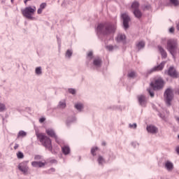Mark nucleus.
Wrapping results in <instances>:
<instances>
[{
	"label": "nucleus",
	"mask_w": 179,
	"mask_h": 179,
	"mask_svg": "<svg viewBox=\"0 0 179 179\" xmlns=\"http://www.w3.org/2000/svg\"><path fill=\"white\" fill-rule=\"evenodd\" d=\"M150 87H152L153 90H162V89L164 87V80L162 78L156 79L154 83L152 82L150 83Z\"/></svg>",
	"instance_id": "nucleus-6"
},
{
	"label": "nucleus",
	"mask_w": 179,
	"mask_h": 179,
	"mask_svg": "<svg viewBox=\"0 0 179 179\" xmlns=\"http://www.w3.org/2000/svg\"><path fill=\"white\" fill-rule=\"evenodd\" d=\"M164 101L168 107L171 106V101L174 99V90L171 87L167 88L164 93Z\"/></svg>",
	"instance_id": "nucleus-4"
},
{
	"label": "nucleus",
	"mask_w": 179,
	"mask_h": 179,
	"mask_svg": "<svg viewBox=\"0 0 179 179\" xmlns=\"http://www.w3.org/2000/svg\"><path fill=\"white\" fill-rule=\"evenodd\" d=\"M62 152L64 153V155H69L71 153V148L68 145H64L62 147Z\"/></svg>",
	"instance_id": "nucleus-19"
},
{
	"label": "nucleus",
	"mask_w": 179,
	"mask_h": 179,
	"mask_svg": "<svg viewBox=\"0 0 179 179\" xmlns=\"http://www.w3.org/2000/svg\"><path fill=\"white\" fill-rule=\"evenodd\" d=\"M14 1L15 0H10V2H12V3H13Z\"/></svg>",
	"instance_id": "nucleus-55"
},
{
	"label": "nucleus",
	"mask_w": 179,
	"mask_h": 179,
	"mask_svg": "<svg viewBox=\"0 0 179 179\" xmlns=\"http://www.w3.org/2000/svg\"><path fill=\"white\" fill-rule=\"evenodd\" d=\"M66 108V101L65 100L60 101L59 104L57 105V108H61L64 110V108Z\"/></svg>",
	"instance_id": "nucleus-23"
},
{
	"label": "nucleus",
	"mask_w": 179,
	"mask_h": 179,
	"mask_svg": "<svg viewBox=\"0 0 179 179\" xmlns=\"http://www.w3.org/2000/svg\"><path fill=\"white\" fill-rule=\"evenodd\" d=\"M163 68H164V62H162L158 66H155L153 68H152L150 70L147 71V75H151V73H153V72H156L157 71H163Z\"/></svg>",
	"instance_id": "nucleus-9"
},
{
	"label": "nucleus",
	"mask_w": 179,
	"mask_h": 179,
	"mask_svg": "<svg viewBox=\"0 0 179 179\" xmlns=\"http://www.w3.org/2000/svg\"><path fill=\"white\" fill-rule=\"evenodd\" d=\"M72 54H73V51H72V50H67L65 55L66 58H71L72 57Z\"/></svg>",
	"instance_id": "nucleus-28"
},
{
	"label": "nucleus",
	"mask_w": 179,
	"mask_h": 179,
	"mask_svg": "<svg viewBox=\"0 0 179 179\" xmlns=\"http://www.w3.org/2000/svg\"><path fill=\"white\" fill-rule=\"evenodd\" d=\"M131 145H132L133 146H135V143H131Z\"/></svg>",
	"instance_id": "nucleus-54"
},
{
	"label": "nucleus",
	"mask_w": 179,
	"mask_h": 179,
	"mask_svg": "<svg viewBox=\"0 0 179 179\" xmlns=\"http://www.w3.org/2000/svg\"><path fill=\"white\" fill-rule=\"evenodd\" d=\"M138 104L141 106V107H146L147 101H146V96L145 95H138L137 96Z\"/></svg>",
	"instance_id": "nucleus-11"
},
{
	"label": "nucleus",
	"mask_w": 179,
	"mask_h": 179,
	"mask_svg": "<svg viewBox=\"0 0 179 179\" xmlns=\"http://www.w3.org/2000/svg\"><path fill=\"white\" fill-rule=\"evenodd\" d=\"M102 146H106V142H102Z\"/></svg>",
	"instance_id": "nucleus-52"
},
{
	"label": "nucleus",
	"mask_w": 179,
	"mask_h": 179,
	"mask_svg": "<svg viewBox=\"0 0 179 179\" xmlns=\"http://www.w3.org/2000/svg\"><path fill=\"white\" fill-rule=\"evenodd\" d=\"M99 150V148L97 147H93L91 149V154L92 155V156H96V151Z\"/></svg>",
	"instance_id": "nucleus-35"
},
{
	"label": "nucleus",
	"mask_w": 179,
	"mask_h": 179,
	"mask_svg": "<svg viewBox=\"0 0 179 179\" xmlns=\"http://www.w3.org/2000/svg\"><path fill=\"white\" fill-rule=\"evenodd\" d=\"M125 38H127V36H125V34H118L116 37V40L117 43H121V41H124Z\"/></svg>",
	"instance_id": "nucleus-22"
},
{
	"label": "nucleus",
	"mask_w": 179,
	"mask_h": 179,
	"mask_svg": "<svg viewBox=\"0 0 179 179\" xmlns=\"http://www.w3.org/2000/svg\"><path fill=\"white\" fill-rule=\"evenodd\" d=\"M121 19L123 20V27L124 30H128L129 29V22H131V17L127 13H123L120 16Z\"/></svg>",
	"instance_id": "nucleus-7"
},
{
	"label": "nucleus",
	"mask_w": 179,
	"mask_h": 179,
	"mask_svg": "<svg viewBox=\"0 0 179 179\" xmlns=\"http://www.w3.org/2000/svg\"><path fill=\"white\" fill-rule=\"evenodd\" d=\"M146 129L148 134H152V135H155V134H157V132H159V129L152 124L148 125Z\"/></svg>",
	"instance_id": "nucleus-12"
},
{
	"label": "nucleus",
	"mask_w": 179,
	"mask_h": 179,
	"mask_svg": "<svg viewBox=\"0 0 179 179\" xmlns=\"http://www.w3.org/2000/svg\"><path fill=\"white\" fill-rule=\"evenodd\" d=\"M147 91L148 92L150 97H155V90H153V88H148L147 89Z\"/></svg>",
	"instance_id": "nucleus-31"
},
{
	"label": "nucleus",
	"mask_w": 179,
	"mask_h": 179,
	"mask_svg": "<svg viewBox=\"0 0 179 179\" xmlns=\"http://www.w3.org/2000/svg\"><path fill=\"white\" fill-rule=\"evenodd\" d=\"M131 8L134 9V10H136L139 9V2L134 1L131 4Z\"/></svg>",
	"instance_id": "nucleus-26"
},
{
	"label": "nucleus",
	"mask_w": 179,
	"mask_h": 179,
	"mask_svg": "<svg viewBox=\"0 0 179 179\" xmlns=\"http://www.w3.org/2000/svg\"><path fill=\"white\" fill-rule=\"evenodd\" d=\"M75 108H76L78 111H82V110H83V104L80 103H76L75 105Z\"/></svg>",
	"instance_id": "nucleus-27"
},
{
	"label": "nucleus",
	"mask_w": 179,
	"mask_h": 179,
	"mask_svg": "<svg viewBox=\"0 0 179 179\" xmlns=\"http://www.w3.org/2000/svg\"><path fill=\"white\" fill-rule=\"evenodd\" d=\"M34 159H35V160H41V155H35Z\"/></svg>",
	"instance_id": "nucleus-43"
},
{
	"label": "nucleus",
	"mask_w": 179,
	"mask_h": 179,
	"mask_svg": "<svg viewBox=\"0 0 179 179\" xmlns=\"http://www.w3.org/2000/svg\"><path fill=\"white\" fill-rule=\"evenodd\" d=\"M166 50L171 53L173 58H176V54L178 50V42L176 39H168L166 41Z\"/></svg>",
	"instance_id": "nucleus-3"
},
{
	"label": "nucleus",
	"mask_w": 179,
	"mask_h": 179,
	"mask_svg": "<svg viewBox=\"0 0 179 179\" xmlns=\"http://www.w3.org/2000/svg\"><path fill=\"white\" fill-rule=\"evenodd\" d=\"M87 57L90 58V59H92L93 58V52H90L88 54H87Z\"/></svg>",
	"instance_id": "nucleus-42"
},
{
	"label": "nucleus",
	"mask_w": 179,
	"mask_h": 179,
	"mask_svg": "<svg viewBox=\"0 0 179 179\" xmlns=\"http://www.w3.org/2000/svg\"><path fill=\"white\" fill-rule=\"evenodd\" d=\"M106 48L108 51H113L114 48H117V45L113 46V45H108L106 46Z\"/></svg>",
	"instance_id": "nucleus-33"
},
{
	"label": "nucleus",
	"mask_w": 179,
	"mask_h": 179,
	"mask_svg": "<svg viewBox=\"0 0 179 179\" xmlns=\"http://www.w3.org/2000/svg\"><path fill=\"white\" fill-rule=\"evenodd\" d=\"M176 94H179V89H177V90H176Z\"/></svg>",
	"instance_id": "nucleus-50"
},
{
	"label": "nucleus",
	"mask_w": 179,
	"mask_h": 179,
	"mask_svg": "<svg viewBox=\"0 0 179 179\" xmlns=\"http://www.w3.org/2000/svg\"><path fill=\"white\" fill-rule=\"evenodd\" d=\"M27 133H26V131L21 130L18 132L17 138H20V136H22V138H24V136H27Z\"/></svg>",
	"instance_id": "nucleus-29"
},
{
	"label": "nucleus",
	"mask_w": 179,
	"mask_h": 179,
	"mask_svg": "<svg viewBox=\"0 0 179 179\" xmlns=\"http://www.w3.org/2000/svg\"><path fill=\"white\" fill-rule=\"evenodd\" d=\"M152 9V6L150 4H148L147 6H145L143 10H150Z\"/></svg>",
	"instance_id": "nucleus-38"
},
{
	"label": "nucleus",
	"mask_w": 179,
	"mask_h": 179,
	"mask_svg": "<svg viewBox=\"0 0 179 179\" xmlns=\"http://www.w3.org/2000/svg\"><path fill=\"white\" fill-rule=\"evenodd\" d=\"M35 73L36 75H42L43 74V71L41 70V66H38V67H36V69H35Z\"/></svg>",
	"instance_id": "nucleus-30"
},
{
	"label": "nucleus",
	"mask_w": 179,
	"mask_h": 179,
	"mask_svg": "<svg viewBox=\"0 0 179 179\" xmlns=\"http://www.w3.org/2000/svg\"><path fill=\"white\" fill-rule=\"evenodd\" d=\"M28 2H29V1H31V0H27Z\"/></svg>",
	"instance_id": "nucleus-57"
},
{
	"label": "nucleus",
	"mask_w": 179,
	"mask_h": 179,
	"mask_svg": "<svg viewBox=\"0 0 179 179\" xmlns=\"http://www.w3.org/2000/svg\"><path fill=\"white\" fill-rule=\"evenodd\" d=\"M74 122H76V117L75 116H70L66 120V127H71Z\"/></svg>",
	"instance_id": "nucleus-14"
},
{
	"label": "nucleus",
	"mask_w": 179,
	"mask_h": 179,
	"mask_svg": "<svg viewBox=\"0 0 179 179\" xmlns=\"http://www.w3.org/2000/svg\"><path fill=\"white\" fill-rule=\"evenodd\" d=\"M164 40H166V38H162V41H164Z\"/></svg>",
	"instance_id": "nucleus-56"
},
{
	"label": "nucleus",
	"mask_w": 179,
	"mask_h": 179,
	"mask_svg": "<svg viewBox=\"0 0 179 179\" xmlns=\"http://www.w3.org/2000/svg\"><path fill=\"white\" fill-rule=\"evenodd\" d=\"M133 13L137 19H141L142 17V12L139 9L134 10Z\"/></svg>",
	"instance_id": "nucleus-24"
},
{
	"label": "nucleus",
	"mask_w": 179,
	"mask_h": 179,
	"mask_svg": "<svg viewBox=\"0 0 179 179\" xmlns=\"http://www.w3.org/2000/svg\"><path fill=\"white\" fill-rule=\"evenodd\" d=\"M101 58L100 57H96L93 60V65L94 66H96V68H101V64H102Z\"/></svg>",
	"instance_id": "nucleus-15"
},
{
	"label": "nucleus",
	"mask_w": 179,
	"mask_h": 179,
	"mask_svg": "<svg viewBox=\"0 0 179 179\" xmlns=\"http://www.w3.org/2000/svg\"><path fill=\"white\" fill-rule=\"evenodd\" d=\"M55 169H54V168H51L50 169H49L48 171V174H51V173H55Z\"/></svg>",
	"instance_id": "nucleus-41"
},
{
	"label": "nucleus",
	"mask_w": 179,
	"mask_h": 179,
	"mask_svg": "<svg viewBox=\"0 0 179 179\" xmlns=\"http://www.w3.org/2000/svg\"><path fill=\"white\" fill-rule=\"evenodd\" d=\"M176 151L177 154L179 155V146L176 147Z\"/></svg>",
	"instance_id": "nucleus-49"
},
{
	"label": "nucleus",
	"mask_w": 179,
	"mask_h": 179,
	"mask_svg": "<svg viewBox=\"0 0 179 179\" xmlns=\"http://www.w3.org/2000/svg\"><path fill=\"white\" fill-rule=\"evenodd\" d=\"M138 76V74L134 71H130L127 74V77L130 78L131 79H135Z\"/></svg>",
	"instance_id": "nucleus-25"
},
{
	"label": "nucleus",
	"mask_w": 179,
	"mask_h": 179,
	"mask_svg": "<svg viewBox=\"0 0 179 179\" xmlns=\"http://www.w3.org/2000/svg\"><path fill=\"white\" fill-rule=\"evenodd\" d=\"M3 111H6V106L3 103H0V113H3Z\"/></svg>",
	"instance_id": "nucleus-34"
},
{
	"label": "nucleus",
	"mask_w": 179,
	"mask_h": 179,
	"mask_svg": "<svg viewBox=\"0 0 179 179\" xmlns=\"http://www.w3.org/2000/svg\"><path fill=\"white\" fill-rule=\"evenodd\" d=\"M17 159H23V157H24V155L23 154V152L19 151L17 153Z\"/></svg>",
	"instance_id": "nucleus-36"
},
{
	"label": "nucleus",
	"mask_w": 179,
	"mask_h": 179,
	"mask_svg": "<svg viewBox=\"0 0 179 179\" xmlns=\"http://www.w3.org/2000/svg\"><path fill=\"white\" fill-rule=\"evenodd\" d=\"M165 168L166 169V170H168V171H171V170H173V169H174V165L173 164V163L170 161H167L165 163Z\"/></svg>",
	"instance_id": "nucleus-17"
},
{
	"label": "nucleus",
	"mask_w": 179,
	"mask_h": 179,
	"mask_svg": "<svg viewBox=\"0 0 179 179\" xmlns=\"http://www.w3.org/2000/svg\"><path fill=\"white\" fill-rule=\"evenodd\" d=\"M17 148H19V144L15 143V146H14L15 150H16L17 149Z\"/></svg>",
	"instance_id": "nucleus-48"
},
{
	"label": "nucleus",
	"mask_w": 179,
	"mask_h": 179,
	"mask_svg": "<svg viewBox=\"0 0 179 179\" xmlns=\"http://www.w3.org/2000/svg\"><path fill=\"white\" fill-rule=\"evenodd\" d=\"M170 3L173 5V6H178L179 1L178 0H169Z\"/></svg>",
	"instance_id": "nucleus-32"
},
{
	"label": "nucleus",
	"mask_w": 179,
	"mask_h": 179,
	"mask_svg": "<svg viewBox=\"0 0 179 179\" xmlns=\"http://www.w3.org/2000/svg\"><path fill=\"white\" fill-rule=\"evenodd\" d=\"M44 121H45V119L44 117H41L39 119V122H41V123L44 122Z\"/></svg>",
	"instance_id": "nucleus-45"
},
{
	"label": "nucleus",
	"mask_w": 179,
	"mask_h": 179,
	"mask_svg": "<svg viewBox=\"0 0 179 179\" xmlns=\"http://www.w3.org/2000/svg\"><path fill=\"white\" fill-rule=\"evenodd\" d=\"M165 73H167L169 76L173 79H177V78H178V73L177 72V70L174 69V66H170L168 71H165Z\"/></svg>",
	"instance_id": "nucleus-8"
},
{
	"label": "nucleus",
	"mask_w": 179,
	"mask_h": 179,
	"mask_svg": "<svg viewBox=\"0 0 179 179\" xmlns=\"http://www.w3.org/2000/svg\"><path fill=\"white\" fill-rule=\"evenodd\" d=\"M145 41H141L138 43H136V47L138 48V51H141V50H143L145 48Z\"/></svg>",
	"instance_id": "nucleus-18"
},
{
	"label": "nucleus",
	"mask_w": 179,
	"mask_h": 179,
	"mask_svg": "<svg viewBox=\"0 0 179 179\" xmlns=\"http://www.w3.org/2000/svg\"><path fill=\"white\" fill-rule=\"evenodd\" d=\"M46 134L48 135V136H50V138H55L56 142L58 140V136H57V134H55V131L52 129H46Z\"/></svg>",
	"instance_id": "nucleus-13"
},
{
	"label": "nucleus",
	"mask_w": 179,
	"mask_h": 179,
	"mask_svg": "<svg viewBox=\"0 0 179 179\" xmlns=\"http://www.w3.org/2000/svg\"><path fill=\"white\" fill-rule=\"evenodd\" d=\"M159 117H160V118H162V120H164V115L162 113L158 114Z\"/></svg>",
	"instance_id": "nucleus-47"
},
{
	"label": "nucleus",
	"mask_w": 179,
	"mask_h": 179,
	"mask_svg": "<svg viewBox=\"0 0 179 179\" xmlns=\"http://www.w3.org/2000/svg\"><path fill=\"white\" fill-rule=\"evenodd\" d=\"M137 124L136 123H134L133 124H129V128H133V129H136Z\"/></svg>",
	"instance_id": "nucleus-39"
},
{
	"label": "nucleus",
	"mask_w": 179,
	"mask_h": 179,
	"mask_svg": "<svg viewBox=\"0 0 179 179\" xmlns=\"http://www.w3.org/2000/svg\"><path fill=\"white\" fill-rule=\"evenodd\" d=\"M169 33H174V27H171L169 29Z\"/></svg>",
	"instance_id": "nucleus-46"
},
{
	"label": "nucleus",
	"mask_w": 179,
	"mask_h": 179,
	"mask_svg": "<svg viewBox=\"0 0 179 179\" xmlns=\"http://www.w3.org/2000/svg\"><path fill=\"white\" fill-rule=\"evenodd\" d=\"M69 93H70L71 94H76V90L73 88H69Z\"/></svg>",
	"instance_id": "nucleus-37"
},
{
	"label": "nucleus",
	"mask_w": 179,
	"mask_h": 179,
	"mask_svg": "<svg viewBox=\"0 0 179 179\" xmlns=\"http://www.w3.org/2000/svg\"><path fill=\"white\" fill-rule=\"evenodd\" d=\"M31 166L33 167H44V166H45V164L41 162H32Z\"/></svg>",
	"instance_id": "nucleus-21"
},
{
	"label": "nucleus",
	"mask_w": 179,
	"mask_h": 179,
	"mask_svg": "<svg viewBox=\"0 0 179 179\" xmlns=\"http://www.w3.org/2000/svg\"><path fill=\"white\" fill-rule=\"evenodd\" d=\"M57 40H58V44H59V45H61V43L59 42V39L57 38Z\"/></svg>",
	"instance_id": "nucleus-53"
},
{
	"label": "nucleus",
	"mask_w": 179,
	"mask_h": 179,
	"mask_svg": "<svg viewBox=\"0 0 179 179\" xmlns=\"http://www.w3.org/2000/svg\"><path fill=\"white\" fill-rule=\"evenodd\" d=\"M18 169L23 173L24 176H27V173L29 171V166H27V163L22 162L18 165Z\"/></svg>",
	"instance_id": "nucleus-10"
},
{
	"label": "nucleus",
	"mask_w": 179,
	"mask_h": 179,
	"mask_svg": "<svg viewBox=\"0 0 179 179\" xmlns=\"http://www.w3.org/2000/svg\"><path fill=\"white\" fill-rule=\"evenodd\" d=\"M96 161L99 164V166H103L106 163V159L101 155L98 156V158H97Z\"/></svg>",
	"instance_id": "nucleus-20"
},
{
	"label": "nucleus",
	"mask_w": 179,
	"mask_h": 179,
	"mask_svg": "<svg viewBox=\"0 0 179 179\" xmlns=\"http://www.w3.org/2000/svg\"><path fill=\"white\" fill-rule=\"evenodd\" d=\"M158 50L163 58H167V52H166L163 47L158 45Z\"/></svg>",
	"instance_id": "nucleus-16"
},
{
	"label": "nucleus",
	"mask_w": 179,
	"mask_h": 179,
	"mask_svg": "<svg viewBox=\"0 0 179 179\" xmlns=\"http://www.w3.org/2000/svg\"><path fill=\"white\" fill-rule=\"evenodd\" d=\"M36 136L45 149H48L52 155H57V152L52 150V144L50 138L42 133H38L37 131H36Z\"/></svg>",
	"instance_id": "nucleus-2"
},
{
	"label": "nucleus",
	"mask_w": 179,
	"mask_h": 179,
	"mask_svg": "<svg viewBox=\"0 0 179 179\" xmlns=\"http://www.w3.org/2000/svg\"><path fill=\"white\" fill-rule=\"evenodd\" d=\"M45 6H47V3H42L41 5H40V8L41 9H45Z\"/></svg>",
	"instance_id": "nucleus-40"
},
{
	"label": "nucleus",
	"mask_w": 179,
	"mask_h": 179,
	"mask_svg": "<svg viewBox=\"0 0 179 179\" xmlns=\"http://www.w3.org/2000/svg\"><path fill=\"white\" fill-rule=\"evenodd\" d=\"M117 25L111 22H105L98 24L96 27V33L103 36H108L115 33Z\"/></svg>",
	"instance_id": "nucleus-1"
},
{
	"label": "nucleus",
	"mask_w": 179,
	"mask_h": 179,
	"mask_svg": "<svg viewBox=\"0 0 179 179\" xmlns=\"http://www.w3.org/2000/svg\"><path fill=\"white\" fill-rule=\"evenodd\" d=\"M37 13L38 15H41V13H43V9L38 8L37 10Z\"/></svg>",
	"instance_id": "nucleus-44"
},
{
	"label": "nucleus",
	"mask_w": 179,
	"mask_h": 179,
	"mask_svg": "<svg viewBox=\"0 0 179 179\" xmlns=\"http://www.w3.org/2000/svg\"><path fill=\"white\" fill-rule=\"evenodd\" d=\"M27 2H28V1H27V0H24V3L25 5H27Z\"/></svg>",
	"instance_id": "nucleus-51"
},
{
	"label": "nucleus",
	"mask_w": 179,
	"mask_h": 179,
	"mask_svg": "<svg viewBox=\"0 0 179 179\" xmlns=\"http://www.w3.org/2000/svg\"><path fill=\"white\" fill-rule=\"evenodd\" d=\"M36 12V7L31 8V6L26 7L24 10H22V13L24 17L29 19V20H34V17L33 15Z\"/></svg>",
	"instance_id": "nucleus-5"
}]
</instances>
